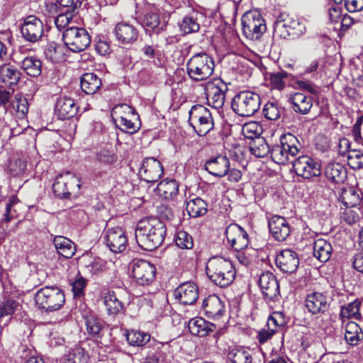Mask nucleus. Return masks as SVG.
I'll list each match as a JSON object with an SVG mask.
<instances>
[{"mask_svg":"<svg viewBox=\"0 0 363 363\" xmlns=\"http://www.w3.org/2000/svg\"><path fill=\"white\" fill-rule=\"evenodd\" d=\"M332 246L326 240L318 239L313 245V255L320 262H327L332 253Z\"/></svg>","mask_w":363,"mask_h":363,"instance_id":"34","label":"nucleus"},{"mask_svg":"<svg viewBox=\"0 0 363 363\" xmlns=\"http://www.w3.org/2000/svg\"><path fill=\"white\" fill-rule=\"evenodd\" d=\"M174 296L180 303L191 305L198 299L199 289L192 281L184 282L174 291Z\"/></svg>","mask_w":363,"mask_h":363,"instance_id":"18","label":"nucleus"},{"mask_svg":"<svg viewBox=\"0 0 363 363\" xmlns=\"http://www.w3.org/2000/svg\"><path fill=\"white\" fill-rule=\"evenodd\" d=\"M228 358L231 363H253L252 352L245 348H234L228 354Z\"/></svg>","mask_w":363,"mask_h":363,"instance_id":"35","label":"nucleus"},{"mask_svg":"<svg viewBox=\"0 0 363 363\" xmlns=\"http://www.w3.org/2000/svg\"><path fill=\"white\" fill-rule=\"evenodd\" d=\"M206 274L216 285L224 288L228 286L235 278L236 271L230 259L215 256L206 264Z\"/></svg>","mask_w":363,"mask_h":363,"instance_id":"2","label":"nucleus"},{"mask_svg":"<svg viewBox=\"0 0 363 363\" xmlns=\"http://www.w3.org/2000/svg\"><path fill=\"white\" fill-rule=\"evenodd\" d=\"M243 135L246 138L254 140L257 138H260L262 127L257 122L252 121L245 123L242 128Z\"/></svg>","mask_w":363,"mask_h":363,"instance_id":"47","label":"nucleus"},{"mask_svg":"<svg viewBox=\"0 0 363 363\" xmlns=\"http://www.w3.org/2000/svg\"><path fill=\"white\" fill-rule=\"evenodd\" d=\"M62 40L67 48L74 52L84 50L91 43L87 30L83 28L72 26L63 32Z\"/></svg>","mask_w":363,"mask_h":363,"instance_id":"9","label":"nucleus"},{"mask_svg":"<svg viewBox=\"0 0 363 363\" xmlns=\"http://www.w3.org/2000/svg\"><path fill=\"white\" fill-rule=\"evenodd\" d=\"M165 235V225L159 218L147 217L138 223L135 235L140 247L151 251L161 245Z\"/></svg>","mask_w":363,"mask_h":363,"instance_id":"1","label":"nucleus"},{"mask_svg":"<svg viewBox=\"0 0 363 363\" xmlns=\"http://www.w3.org/2000/svg\"><path fill=\"white\" fill-rule=\"evenodd\" d=\"M70 187L67 183H52V191L54 194L59 198H69L70 195Z\"/></svg>","mask_w":363,"mask_h":363,"instance_id":"57","label":"nucleus"},{"mask_svg":"<svg viewBox=\"0 0 363 363\" xmlns=\"http://www.w3.org/2000/svg\"><path fill=\"white\" fill-rule=\"evenodd\" d=\"M126 340L133 346H143L150 340V335L142 331L131 330L126 335Z\"/></svg>","mask_w":363,"mask_h":363,"instance_id":"43","label":"nucleus"},{"mask_svg":"<svg viewBox=\"0 0 363 363\" xmlns=\"http://www.w3.org/2000/svg\"><path fill=\"white\" fill-rule=\"evenodd\" d=\"M76 13L69 11H62L55 19V23L59 30L67 29V27L71 23V21Z\"/></svg>","mask_w":363,"mask_h":363,"instance_id":"51","label":"nucleus"},{"mask_svg":"<svg viewBox=\"0 0 363 363\" xmlns=\"http://www.w3.org/2000/svg\"><path fill=\"white\" fill-rule=\"evenodd\" d=\"M158 195L167 200L174 199L178 194V183H157L155 189Z\"/></svg>","mask_w":363,"mask_h":363,"instance_id":"40","label":"nucleus"},{"mask_svg":"<svg viewBox=\"0 0 363 363\" xmlns=\"http://www.w3.org/2000/svg\"><path fill=\"white\" fill-rule=\"evenodd\" d=\"M175 243L177 246L182 249H191L194 246L192 237L184 230L177 232Z\"/></svg>","mask_w":363,"mask_h":363,"instance_id":"49","label":"nucleus"},{"mask_svg":"<svg viewBox=\"0 0 363 363\" xmlns=\"http://www.w3.org/2000/svg\"><path fill=\"white\" fill-rule=\"evenodd\" d=\"M66 357L65 363H87L89 359V354L82 347V344L75 345L68 352Z\"/></svg>","mask_w":363,"mask_h":363,"instance_id":"38","label":"nucleus"},{"mask_svg":"<svg viewBox=\"0 0 363 363\" xmlns=\"http://www.w3.org/2000/svg\"><path fill=\"white\" fill-rule=\"evenodd\" d=\"M188 327L192 335L199 337L207 336L216 328L215 324L208 322L201 318L190 320Z\"/></svg>","mask_w":363,"mask_h":363,"instance_id":"29","label":"nucleus"},{"mask_svg":"<svg viewBox=\"0 0 363 363\" xmlns=\"http://www.w3.org/2000/svg\"><path fill=\"white\" fill-rule=\"evenodd\" d=\"M287 77L286 72H278L270 74V84L272 89L281 90L285 86L284 79Z\"/></svg>","mask_w":363,"mask_h":363,"instance_id":"54","label":"nucleus"},{"mask_svg":"<svg viewBox=\"0 0 363 363\" xmlns=\"http://www.w3.org/2000/svg\"><path fill=\"white\" fill-rule=\"evenodd\" d=\"M13 106L16 110L17 113L22 116L26 115L28 111V102L27 99L17 95L15 96V100L13 102Z\"/></svg>","mask_w":363,"mask_h":363,"instance_id":"58","label":"nucleus"},{"mask_svg":"<svg viewBox=\"0 0 363 363\" xmlns=\"http://www.w3.org/2000/svg\"><path fill=\"white\" fill-rule=\"evenodd\" d=\"M78 111V106L74 100L70 97L65 96L57 99L55 105V113L60 120L74 117Z\"/></svg>","mask_w":363,"mask_h":363,"instance_id":"25","label":"nucleus"},{"mask_svg":"<svg viewBox=\"0 0 363 363\" xmlns=\"http://www.w3.org/2000/svg\"><path fill=\"white\" fill-rule=\"evenodd\" d=\"M305 306L311 314L324 313L329 308L328 298L322 293L313 292L307 295Z\"/></svg>","mask_w":363,"mask_h":363,"instance_id":"24","label":"nucleus"},{"mask_svg":"<svg viewBox=\"0 0 363 363\" xmlns=\"http://www.w3.org/2000/svg\"><path fill=\"white\" fill-rule=\"evenodd\" d=\"M363 154L360 150H350L347 154V164L352 169H361L363 164L362 162Z\"/></svg>","mask_w":363,"mask_h":363,"instance_id":"50","label":"nucleus"},{"mask_svg":"<svg viewBox=\"0 0 363 363\" xmlns=\"http://www.w3.org/2000/svg\"><path fill=\"white\" fill-rule=\"evenodd\" d=\"M300 147L301 145L294 135L284 134L280 138V144L272 148L271 157L274 162L280 164H285L290 161L294 162Z\"/></svg>","mask_w":363,"mask_h":363,"instance_id":"4","label":"nucleus"},{"mask_svg":"<svg viewBox=\"0 0 363 363\" xmlns=\"http://www.w3.org/2000/svg\"><path fill=\"white\" fill-rule=\"evenodd\" d=\"M230 162L226 156L218 155L208 160L205 169L212 175L218 177L225 176L229 171Z\"/></svg>","mask_w":363,"mask_h":363,"instance_id":"28","label":"nucleus"},{"mask_svg":"<svg viewBox=\"0 0 363 363\" xmlns=\"http://www.w3.org/2000/svg\"><path fill=\"white\" fill-rule=\"evenodd\" d=\"M258 284L267 301H274L280 296L279 282L273 273L270 272L262 273L259 276Z\"/></svg>","mask_w":363,"mask_h":363,"instance_id":"14","label":"nucleus"},{"mask_svg":"<svg viewBox=\"0 0 363 363\" xmlns=\"http://www.w3.org/2000/svg\"><path fill=\"white\" fill-rule=\"evenodd\" d=\"M103 298L108 314L116 315L123 311V304L118 299L114 291L104 292Z\"/></svg>","mask_w":363,"mask_h":363,"instance_id":"33","label":"nucleus"},{"mask_svg":"<svg viewBox=\"0 0 363 363\" xmlns=\"http://www.w3.org/2000/svg\"><path fill=\"white\" fill-rule=\"evenodd\" d=\"M328 16L332 23H338L342 17L341 6L333 5L328 8Z\"/></svg>","mask_w":363,"mask_h":363,"instance_id":"61","label":"nucleus"},{"mask_svg":"<svg viewBox=\"0 0 363 363\" xmlns=\"http://www.w3.org/2000/svg\"><path fill=\"white\" fill-rule=\"evenodd\" d=\"M36 305L46 312L60 310L65 304L63 291L55 286H45L39 289L35 296Z\"/></svg>","mask_w":363,"mask_h":363,"instance_id":"6","label":"nucleus"},{"mask_svg":"<svg viewBox=\"0 0 363 363\" xmlns=\"http://www.w3.org/2000/svg\"><path fill=\"white\" fill-rule=\"evenodd\" d=\"M114 31L117 40L124 45L134 43L138 37V30L133 25L125 22L117 23Z\"/></svg>","mask_w":363,"mask_h":363,"instance_id":"27","label":"nucleus"},{"mask_svg":"<svg viewBox=\"0 0 363 363\" xmlns=\"http://www.w3.org/2000/svg\"><path fill=\"white\" fill-rule=\"evenodd\" d=\"M139 173L140 177L144 174L143 182H158L163 174V168L159 160L154 157L147 158L143 160Z\"/></svg>","mask_w":363,"mask_h":363,"instance_id":"21","label":"nucleus"},{"mask_svg":"<svg viewBox=\"0 0 363 363\" xmlns=\"http://www.w3.org/2000/svg\"><path fill=\"white\" fill-rule=\"evenodd\" d=\"M306 30V27L298 18L290 15L280 16L274 25V33L281 38L298 37Z\"/></svg>","mask_w":363,"mask_h":363,"instance_id":"8","label":"nucleus"},{"mask_svg":"<svg viewBox=\"0 0 363 363\" xmlns=\"http://www.w3.org/2000/svg\"><path fill=\"white\" fill-rule=\"evenodd\" d=\"M276 264L283 272L291 274L296 271L299 259L296 252L290 249H285L277 255Z\"/></svg>","mask_w":363,"mask_h":363,"instance_id":"22","label":"nucleus"},{"mask_svg":"<svg viewBox=\"0 0 363 363\" xmlns=\"http://www.w3.org/2000/svg\"><path fill=\"white\" fill-rule=\"evenodd\" d=\"M189 115V122L198 135L203 136L213 128L214 122L211 113L204 106H193Z\"/></svg>","mask_w":363,"mask_h":363,"instance_id":"7","label":"nucleus"},{"mask_svg":"<svg viewBox=\"0 0 363 363\" xmlns=\"http://www.w3.org/2000/svg\"><path fill=\"white\" fill-rule=\"evenodd\" d=\"M21 60V67L26 72L27 74L37 77L40 75L42 72V62L40 60L34 56H26L25 57H19Z\"/></svg>","mask_w":363,"mask_h":363,"instance_id":"32","label":"nucleus"},{"mask_svg":"<svg viewBox=\"0 0 363 363\" xmlns=\"http://www.w3.org/2000/svg\"><path fill=\"white\" fill-rule=\"evenodd\" d=\"M26 168V162L18 157L13 156L9 162L7 170L11 177H18L24 173Z\"/></svg>","mask_w":363,"mask_h":363,"instance_id":"42","label":"nucleus"},{"mask_svg":"<svg viewBox=\"0 0 363 363\" xmlns=\"http://www.w3.org/2000/svg\"><path fill=\"white\" fill-rule=\"evenodd\" d=\"M186 74L194 82L208 79L215 69V62L212 57L206 52H199L191 57L186 65Z\"/></svg>","mask_w":363,"mask_h":363,"instance_id":"3","label":"nucleus"},{"mask_svg":"<svg viewBox=\"0 0 363 363\" xmlns=\"http://www.w3.org/2000/svg\"><path fill=\"white\" fill-rule=\"evenodd\" d=\"M113 112L118 117L116 121L122 131L133 134L139 130V117L131 106L126 104L116 106Z\"/></svg>","mask_w":363,"mask_h":363,"instance_id":"11","label":"nucleus"},{"mask_svg":"<svg viewBox=\"0 0 363 363\" xmlns=\"http://www.w3.org/2000/svg\"><path fill=\"white\" fill-rule=\"evenodd\" d=\"M227 84L220 79L208 81L205 86L208 104L216 109L223 107L225 103Z\"/></svg>","mask_w":363,"mask_h":363,"instance_id":"12","label":"nucleus"},{"mask_svg":"<svg viewBox=\"0 0 363 363\" xmlns=\"http://www.w3.org/2000/svg\"><path fill=\"white\" fill-rule=\"evenodd\" d=\"M25 130V128H21L18 125L16 126H8L5 125L1 131V135L10 139L12 137L21 135Z\"/></svg>","mask_w":363,"mask_h":363,"instance_id":"59","label":"nucleus"},{"mask_svg":"<svg viewBox=\"0 0 363 363\" xmlns=\"http://www.w3.org/2000/svg\"><path fill=\"white\" fill-rule=\"evenodd\" d=\"M273 324L275 327L281 326L284 324V320L283 318V314L280 312H274L269 318L267 321V326L270 327V325Z\"/></svg>","mask_w":363,"mask_h":363,"instance_id":"63","label":"nucleus"},{"mask_svg":"<svg viewBox=\"0 0 363 363\" xmlns=\"http://www.w3.org/2000/svg\"><path fill=\"white\" fill-rule=\"evenodd\" d=\"M289 101L292 104V109L296 113L302 115L307 114L313 106L312 96L306 95L303 92L291 93Z\"/></svg>","mask_w":363,"mask_h":363,"instance_id":"26","label":"nucleus"},{"mask_svg":"<svg viewBox=\"0 0 363 363\" xmlns=\"http://www.w3.org/2000/svg\"><path fill=\"white\" fill-rule=\"evenodd\" d=\"M276 330L274 329H270L268 327V329H262L258 333L257 338L259 343L263 344L266 342L268 340L272 338V337L274 335Z\"/></svg>","mask_w":363,"mask_h":363,"instance_id":"64","label":"nucleus"},{"mask_svg":"<svg viewBox=\"0 0 363 363\" xmlns=\"http://www.w3.org/2000/svg\"><path fill=\"white\" fill-rule=\"evenodd\" d=\"M268 227L271 235L277 241L285 240L291 233L288 221L281 216H272L268 220Z\"/></svg>","mask_w":363,"mask_h":363,"instance_id":"19","label":"nucleus"},{"mask_svg":"<svg viewBox=\"0 0 363 363\" xmlns=\"http://www.w3.org/2000/svg\"><path fill=\"white\" fill-rule=\"evenodd\" d=\"M326 174L331 182H345L346 170L339 164H335L328 167Z\"/></svg>","mask_w":363,"mask_h":363,"instance_id":"46","label":"nucleus"},{"mask_svg":"<svg viewBox=\"0 0 363 363\" xmlns=\"http://www.w3.org/2000/svg\"><path fill=\"white\" fill-rule=\"evenodd\" d=\"M180 30L184 34H189L199 31L200 28L199 23L197 18L194 16H186L184 17L182 23L179 25Z\"/></svg>","mask_w":363,"mask_h":363,"instance_id":"44","label":"nucleus"},{"mask_svg":"<svg viewBox=\"0 0 363 363\" xmlns=\"http://www.w3.org/2000/svg\"><path fill=\"white\" fill-rule=\"evenodd\" d=\"M263 113L268 120L275 121L281 116V108L277 102L269 101L264 105Z\"/></svg>","mask_w":363,"mask_h":363,"instance_id":"48","label":"nucleus"},{"mask_svg":"<svg viewBox=\"0 0 363 363\" xmlns=\"http://www.w3.org/2000/svg\"><path fill=\"white\" fill-rule=\"evenodd\" d=\"M160 17L157 13L150 12L145 15L143 18V26L147 28L150 29L152 31H155L156 33H159L163 30L162 25L160 27Z\"/></svg>","mask_w":363,"mask_h":363,"instance_id":"45","label":"nucleus"},{"mask_svg":"<svg viewBox=\"0 0 363 363\" xmlns=\"http://www.w3.org/2000/svg\"><path fill=\"white\" fill-rule=\"evenodd\" d=\"M202 310L208 318L219 319L225 313L224 303L218 296L210 295L203 301Z\"/></svg>","mask_w":363,"mask_h":363,"instance_id":"23","label":"nucleus"},{"mask_svg":"<svg viewBox=\"0 0 363 363\" xmlns=\"http://www.w3.org/2000/svg\"><path fill=\"white\" fill-rule=\"evenodd\" d=\"M18 305V303L13 299H7L0 306V319L4 316L12 315Z\"/></svg>","mask_w":363,"mask_h":363,"instance_id":"55","label":"nucleus"},{"mask_svg":"<svg viewBox=\"0 0 363 363\" xmlns=\"http://www.w3.org/2000/svg\"><path fill=\"white\" fill-rule=\"evenodd\" d=\"M81 5V2L74 0H56V4H50V9H56L57 6L65 9L64 11H69L71 13H77L78 6Z\"/></svg>","mask_w":363,"mask_h":363,"instance_id":"52","label":"nucleus"},{"mask_svg":"<svg viewBox=\"0 0 363 363\" xmlns=\"http://www.w3.org/2000/svg\"><path fill=\"white\" fill-rule=\"evenodd\" d=\"M225 235L231 247L240 250L248 245V235L242 228L237 224H230L225 229Z\"/></svg>","mask_w":363,"mask_h":363,"instance_id":"20","label":"nucleus"},{"mask_svg":"<svg viewBox=\"0 0 363 363\" xmlns=\"http://www.w3.org/2000/svg\"><path fill=\"white\" fill-rule=\"evenodd\" d=\"M243 35L250 40H258L266 31L264 18L255 11L246 12L242 17Z\"/></svg>","mask_w":363,"mask_h":363,"instance_id":"10","label":"nucleus"},{"mask_svg":"<svg viewBox=\"0 0 363 363\" xmlns=\"http://www.w3.org/2000/svg\"><path fill=\"white\" fill-rule=\"evenodd\" d=\"M342 201L346 205H355L356 202L359 200V195H357L354 190L352 188L342 189L341 194Z\"/></svg>","mask_w":363,"mask_h":363,"instance_id":"56","label":"nucleus"},{"mask_svg":"<svg viewBox=\"0 0 363 363\" xmlns=\"http://www.w3.org/2000/svg\"><path fill=\"white\" fill-rule=\"evenodd\" d=\"M105 238L106 245L111 252H122L126 249L128 238L121 228L115 227L107 230Z\"/></svg>","mask_w":363,"mask_h":363,"instance_id":"17","label":"nucleus"},{"mask_svg":"<svg viewBox=\"0 0 363 363\" xmlns=\"http://www.w3.org/2000/svg\"><path fill=\"white\" fill-rule=\"evenodd\" d=\"M86 330L93 337L99 338L103 336L105 326L101 321L94 315L85 316Z\"/></svg>","mask_w":363,"mask_h":363,"instance_id":"36","label":"nucleus"},{"mask_svg":"<svg viewBox=\"0 0 363 363\" xmlns=\"http://www.w3.org/2000/svg\"><path fill=\"white\" fill-rule=\"evenodd\" d=\"M21 32L25 40L35 43L43 36V22L35 16H28L24 19Z\"/></svg>","mask_w":363,"mask_h":363,"instance_id":"16","label":"nucleus"},{"mask_svg":"<svg viewBox=\"0 0 363 363\" xmlns=\"http://www.w3.org/2000/svg\"><path fill=\"white\" fill-rule=\"evenodd\" d=\"M293 167L295 172L303 179H311L320 174L318 163L307 155L298 157L294 161Z\"/></svg>","mask_w":363,"mask_h":363,"instance_id":"15","label":"nucleus"},{"mask_svg":"<svg viewBox=\"0 0 363 363\" xmlns=\"http://www.w3.org/2000/svg\"><path fill=\"white\" fill-rule=\"evenodd\" d=\"M79 277L72 283V291L75 296H80L84 294V289L86 285V279H84L80 274Z\"/></svg>","mask_w":363,"mask_h":363,"instance_id":"60","label":"nucleus"},{"mask_svg":"<svg viewBox=\"0 0 363 363\" xmlns=\"http://www.w3.org/2000/svg\"><path fill=\"white\" fill-rule=\"evenodd\" d=\"M53 244L57 253L66 259L72 257L76 252L74 243L65 237L56 236L54 238Z\"/></svg>","mask_w":363,"mask_h":363,"instance_id":"31","label":"nucleus"},{"mask_svg":"<svg viewBox=\"0 0 363 363\" xmlns=\"http://www.w3.org/2000/svg\"><path fill=\"white\" fill-rule=\"evenodd\" d=\"M250 150L257 157H264L270 152L269 145L264 138H257L250 143Z\"/></svg>","mask_w":363,"mask_h":363,"instance_id":"41","label":"nucleus"},{"mask_svg":"<svg viewBox=\"0 0 363 363\" xmlns=\"http://www.w3.org/2000/svg\"><path fill=\"white\" fill-rule=\"evenodd\" d=\"M96 157L98 162L104 164H111L117 160V157L113 150H109L106 148L101 149L96 153Z\"/></svg>","mask_w":363,"mask_h":363,"instance_id":"53","label":"nucleus"},{"mask_svg":"<svg viewBox=\"0 0 363 363\" xmlns=\"http://www.w3.org/2000/svg\"><path fill=\"white\" fill-rule=\"evenodd\" d=\"M260 96L252 91H242L237 94L232 101V108L242 117L253 116L260 108Z\"/></svg>","mask_w":363,"mask_h":363,"instance_id":"5","label":"nucleus"},{"mask_svg":"<svg viewBox=\"0 0 363 363\" xmlns=\"http://www.w3.org/2000/svg\"><path fill=\"white\" fill-rule=\"evenodd\" d=\"M0 77L5 83L16 84L21 78V72L10 65H4L0 68Z\"/></svg>","mask_w":363,"mask_h":363,"instance_id":"39","label":"nucleus"},{"mask_svg":"<svg viewBox=\"0 0 363 363\" xmlns=\"http://www.w3.org/2000/svg\"><path fill=\"white\" fill-rule=\"evenodd\" d=\"M82 91L86 94H94L101 86V80L98 76L91 72L84 73L80 80Z\"/></svg>","mask_w":363,"mask_h":363,"instance_id":"30","label":"nucleus"},{"mask_svg":"<svg viewBox=\"0 0 363 363\" xmlns=\"http://www.w3.org/2000/svg\"><path fill=\"white\" fill-rule=\"evenodd\" d=\"M295 84L298 88L303 91H307L311 94H316L318 92L316 86L307 80H296Z\"/></svg>","mask_w":363,"mask_h":363,"instance_id":"62","label":"nucleus"},{"mask_svg":"<svg viewBox=\"0 0 363 363\" xmlns=\"http://www.w3.org/2000/svg\"><path fill=\"white\" fill-rule=\"evenodd\" d=\"M132 272L138 285H150L155 279L156 268L145 259H135L132 263Z\"/></svg>","mask_w":363,"mask_h":363,"instance_id":"13","label":"nucleus"},{"mask_svg":"<svg viewBox=\"0 0 363 363\" xmlns=\"http://www.w3.org/2000/svg\"><path fill=\"white\" fill-rule=\"evenodd\" d=\"M186 209L191 217H200L206 213L207 203L201 198H196L187 202Z\"/></svg>","mask_w":363,"mask_h":363,"instance_id":"37","label":"nucleus"}]
</instances>
